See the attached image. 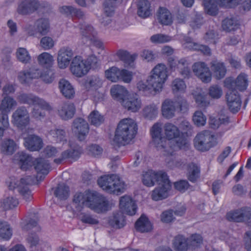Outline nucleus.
<instances>
[{
	"mask_svg": "<svg viewBox=\"0 0 251 251\" xmlns=\"http://www.w3.org/2000/svg\"><path fill=\"white\" fill-rule=\"evenodd\" d=\"M137 129V125L134 120L124 119L117 126L113 141L119 145L128 144L135 137Z\"/></svg>",
	"mask_w": 251,
	"mask_h": 251,
	"instance_id": "f257e3e1",
	"label": "nucleus"
},
{
	"mask_svg": "<svg viewBox=\"0 0 251 251\" xmlns=\"http://www.w3.org/2000/svg\"><path fill=\"white\" fill-rule=\"evenodd\" d=\"M19 161L21 169L26 171L32 166L38 175H47L50 172V165L47 160L42 158L33 159L31 156L24 152H19L15 156Z\"/></svg>",
	"mask_w": 251,
	"mask_h": 251,
	"instance_id": "f03ea898",
	"label": "nucleus"
},
{
	"mask_svg": "<svg viewBox=\"0 0 251 251\" xmlns=\"http://www.w3.org/2000/svg\"><path fill=\"white\" fill-rule=\"evenodd\" d=\"M163 128L166 138L168 142L167 144L171 148L169 155H172L174 151L188 148V144L186 138L176 125L167 123Z\"/></svg>",
	"mask_w": 251,
	"mask_h": 251,
	"instance_id": "7ed1b4c3",
	"label": "nucleus"
},
{
	"mask_svg": "<svg viewBox=\"0 0 251 251\" xmlns=\"http://www.w3.org/2000/svg\"><path fill=\"white\" fill-rule=\"evenodd\" d=\"M203 4L206 13L211 16L218 14V5L231 8L240 4L244 10L251 9V0H203Z\"/></svg>",
	"mask_w": 251,
	"mask_h": 251,
	"instance_id": "20e7f679",
	"label": "nucleus"
},
{
	"mask_svg": "<svg viewBox=\"0 0 251 251\" xmlns=\"http://www.w3.org/2000/svg\"><path fill=\"white\" fill-rule=\"evenodd\" d=\"M98 183L106 192L117 195L124 193L126 187L125 182L115 174L101 176L98 179Z\"/></svg>",
	"mask_w": 251,
	"mask_h": 251,
	"instance_id": "39448f33",
	"label": "nucleus"
},
{
	"mask_svg": "<svg viewBox=\"0 0 251 251\" xmlns=\"http://www.w3.org/2000/svg\"><path fill=\"white\" fill-rule=\"evenodd\" d=\"M152 146L164 155H169L171 148L167 144V139L162 134V124L156 123L150 130Z\"/></svg>",
	"mask_w": 251,
	"mask_h": 251,
	"instance_id": "423d86ee",
	"label": "nucleus"
},
{
	"mask_svg": "<svg viewBox=\"0 0 251 251\" xmlns=\"http://www.w3.org/2000/svg\"><path fill=\"white\" fill-rule=\"evenodd\" d=\"M195 147L201 151H206L217 145L214 136L207 130L203 131L197 135L194 140Z\"/></svg>",
	"mask_w": 251,
	"mask_h": 251,
	"instance_id": "0eeeda50",
	"label": "nucleus"
},
{
	"mask_svg": "<svg viewBox=\"0 0 251 251\" xmlns=\"http://www.w3.org/2000/svg\"><path fill=\"white\" fill-rule=\"evenodd\" d=\"M90 60H84L80 56H75L73 58L70 66L72 74L79 77L86 75L91 68Z\"/></svg>",
	"mask_w": 251,
	"mask_h": 251,
	"instance_id": "6e6552de",
	"label": "nucleus"
},
{
	"mask_svg": "<svg viewBox=\"0 0 251 251\" xmlns=\"http://www.w3.org/2000/svg\"><path fill=\"white\" fill-rule=\"evenodd\" d=\"M30 116L25 106L19 107L12 114V123L18 128L25 129L30 123Z\"/></svg>",
	"mask_w": 251,
	"mask_h": 251,
	"instance_id": "1a4fd4ad",
	"label": "nucleus"
},
{
	"mask_svg": "<svg viewBox=\"0 0 251 251\" xmlns=\"http://www.w3.org/2000/svg\"><path fill=\"white\" fill-rule=\"evenodd\" d=\"M17 99L21 103L34 106L37 105L47 111H50L52 109L49 103L31 94L21 93L17 96Z\"/></svg>",
	"mask_w": 251,
	"mask_h": 251,
	"instance_id": "9d476101",
	"label": "nucleus"
},
{
	"mask_svg": "<svg viewBox=\"0 0 251 251\" xmlns=\"http://www.w3.org/2000/svg\"><path fill=\"white\" fill-rule=\"evenodd\" d=\"M8 183L9 189L13 190L17 188L19 192L23 196L26 201H30L32 200L31 192L26 186L30 183L28 177L22 178L20 181L16 180L15 178L11 179Z\"/></svg>",
	"mask_w": 251,
	"mask_h": 251,
	"instance_id": "9b49d317",
	"label": "nucleus"
},
{
	"mask_svg": "<svg viewBox=\"0 0 251 251\" xmlns=\"http://www.w3.org/2000/svg\"><path fill=\"white\" fill-rule=\"evenodd\" d=\"M50 28L48 20L45 18H40L35 21L34 27L29 25L26 26L25 29L29 36H35L37 34L43 36L48 33Z\"/></svg>",
	"mask_w": 251,
	"mask_h": 251,
	"instance_id": "f8f14e48",
	"label": "nucleus"
},
{
	"mask_svg": "<svg viewBox=\"0 0 251 251\" xmlns=\"http://www.w3.org/2000/svg\"><path fill=\"white\" fill-rule=\"evenodd\" d=\"M151 192V199L155 201L165 199L169 196V192L171 189V184L168 176L159 182Z\"/></svg>",
	"mask_w": 251,
	"mask_h": 251,
	"instance_id": "ddd939ff",
	"label": "nucleus"
},
{
	"mask_svg": "<svg viewBox=\"0 0 251 251\" xmlns=\"http://www.w3.org/2000/svg\"><path fill=\"white\" fill-rule=\"evenodd\" d=\"M168 176L166 173L162 171L155 172L148 170L143 172L142 175V181L143 184L147 187H151L158 184Z\"/></svg>",
	"mask_w": 251,
	"mask_h": 251,
	"instance_id": "4468645a",
	"label": "nucleus"
},
{
	"mask_svg": "<svg viewBox=\"0 0 251 251\" xmlns=\"http://www.w3.org/2000/svg\"><path fill=\"white\" fill-rule=\"evenodd\" d=\"M94 191H86L84 193H76L74 196L73 204L77 211H81L84 206L89 207L93 198Z\"/></svg>",
	"mask_w": 251,
	"mask_h": 251,
	"instance_id": "2eb2a0df",
	"label": "nucleus"
},
{
	"mask_svg": "<svg viewBox=\"0 0 251 251\" xmlns=\"http://www.w3.org/2000/svg\"><path fill=\"white\" fill-rule=\"evenodd\" d=\"M72 130L77 135L79 141H83L89 132L88 124L82 118H76L73 121Z\"/></svg>",
	"mask_w": 251,
	"mask_h": 251,
	"instance_id": "dca6fc26",
	"label": "nucleus"
},
{
	"mask_svg": "<svg viewBox=\"0 0 251 251\" xmlns=\"http://www.w3.org/2000/svg\"><path fill=\"white\" fill-rule=\"evenodd\" d=\"M72 49L69 46H64L60 49L58 52L57 63L60 69L67 68L74 56Z\"/></svg>",
	"mask_w": 251,
	"mask_h": 251,
	"instance_id": "f3484780",
	"label": "nucleus"
},
{
	"mask_svg": "<svg viewBox=\"0 0 251 251\" xmlns=\"http://www.w3.org/2000/svg\"><path fill=\"white\" fill-rule=\"evenodd\" d=\"M251 218V208L243 207L241 209L231 211L226 215V218L229 221L236 222H245Z\"/></svg>",
	"mask_w": 251,
	"mask_h": 251,
	"instance_id": "a211bd4d",
	"label": "nucleus"
},
{
	"mask_svg": "<svg viewBox=\"0 0 251 251\" xmlns=\"http://www.w3.org/2000/svg\"><path fill=\"white\" fill-rule=\"evenodd\" d=\"M195 74L203 82L208 83L211 80V74L207 65L202 62L195 63L193 65Z\"/></svg>",
	"mask_w": 251,
	"mask_h": 251,
	"instance_id": "6ab92c4d",
	"label": "nucleus"
},
{
	"mask_svg": "<svg viewBox=\"0 0 251 251\" xmlns=\"http://www.w3.org/2000/svg\"><path fill=\"white\" fill-rule=\"evenodd\" d=\"M227 106L230 111L235 113L240 109L241 100L238 92L235 89H229L226 95Z\"/></svg>",
	"mask_w": 251,
	"mask_h": 251,
	"instance_id": "aec40b11",
	"label": "nucleus"
},
{
	"mask_svg": "<svg viewBox=\"0 0 251 251\" xmlns=\"http://www.w3.org/2000/svg\"><path fill=\"white\" fill-rule=\"evenodd\" d=\"M121 103L125 109L132 112L138 111L142 105L141 100L136 94L128 95Z\"/></svg>",
	"mask_w": 251,
	"mask_h": 251,
	"instance_id": "412c9836",
	"label": "nucleus"
},
{
	"mask_svg": "<svg viewBox=\"0 0 251 251\" xmlns=\"http://www.w3.org/2000/svg\"><path fill=\"white\" fill-rule=\"evenodd\" d=\"M41 70L38 69L30 68L19 72L18 79L22 84H28L34 79L39 78Z\"/></svg>",
	"mask_w": 251,
	"mask_h": 251,
	"instance_id": "4be33fe9",
	"label": "nucleus"
},
{
	"mask_svg": "<svg viewBox=\"0 0 251 251\" xmlns=\"http://www.w3.org/2000/svg\"><path fill=\"white\" fill-rule=\"evenodd\" d=\"M91 201L89 208L98 213L107 210L108 207V201L104 197L99 196L97 192H93V198Z\"/></svg>",
	"mask_w": 251,
	"mask_h": 251,
	"instance_id": "5701e85b",
	"label": "nucleus"
},
{
	"mask_svg": "<svg viewBox=\"0 0 251 251\" xmlns=\"http://www.w3.org/2000/svg\"><path fill=\"white\" fill-rule=\"evenodd\" d=\"M120 208L123 213L132 216L135 214L137 206L130 197L124 196L120 199Z\"/></svg>",
	"mask_w": 251,
	"mask_h": 251,
	"instance_id": "b1692460",
	"label": "nucleus"
},
{
	"mask_svg": "<svg viewBox=\"0 0 251 251\" xmlns=\"http://www.w3.org/2000/svg\"><path fill=\"white\" fill-rule=\"evenodd\" d=\"M24 145L30 151H38L43 146L42 138L35 134H31L24 138Z\"/></svg>",
	"mask_w": 251,
	"mask_h": 251,
	"instance_id": "393cba45",
	"label": "nucleus"
},
{
	"mask_svg": "<svg viewBox=\"0 0 251 251\" xmlns=\"http://www.w3.org/2000/svg\"><path fill=\"white\" fill-rule=\"evenodd\" d=\"M39 6L38 0H23L19 4L17 12L22 15L29 14L37 10Z\"/></svg>",
	"mask_w": 251,
	"mask_h": 251,
	"instance_id": "a878e982",
	"label": "nucleus"
},
{
	"mask_svg": "<svg viewBox=\"0 0 251 251\" xmlns=\"http://www.w3.org/2000/svg\"><path fill=\"white\" fill-rule=\"evenodd\" d=\"M103 6L104 14L106 17L101 20V23L103 25L106 26L111 22L110 17L114 13L116 7V0H104Z\"/></svg>",
	"mask_w": 251,
	"mask_h": 251,
	"instance_id": "bb28decb",
	"label": "nucleus"
},
{
	"mask_svg": "<svg viewBox=\"0 0 251 251\" xmlns=\"http://www.w3.org/2000/svg\"><path fill=\"white\" fill-rule=\"evenodd\" d=\"M75 112L74 104L71 102H64L61 104L58 109V114L64 120L72 119Z\"/></svg>",
	"mask_w": 251,
	"mask_h": 251,
	"instance_id": "cd10ccee",
	"label": "nucleus"
},
{
	"mask_svg": "<svg viewBox=\"0 0 251 251\" xmlns=\"http://www.w3.org/2000/svg\"><path fill=\"white\" fill-rule=\"evenodd\" d=\"M102 80L97 75H91L84 79L82 85L87 91H96L101 87Z\"/></svg>",
	"mask_w": 251,
	"mask_h": 251,
	"instance_id": "c85d7f7f",
	"label": "nucleus"
},
{
	"mask_svg": "<svg viewBox=\"0 0 251 251\" xmlns=\"http://www.w3.org/2000/svg\"><path fill=\"white\" fill-rule=\"evenodd\" d=\"M175 101L170 99H166L162 103L161 112L166 119H171L175 115L177 110Z\"/></svg>",
	"mask_w": 251,
	"mask_h": 251,
	"instance_id": "c756f323",
	"label": "nucleus"
},
{
	"mask_svg": "<svg viewBox=\"0 0 251 251\" xmlns=\"http://www.w3.org/2000/svg\"><path fill=\"white\" fill-rule=\"evenodd\" d=\"M59 88L62 95L66 99H73L75 95V91L69 81L62 79L59 82Z\"/></svg>",
	"mask_w": 251,
	"mask_h": 251,
	"instance_id": "7c9ffc66",
	"label": "nucleus"
},
{
	"mask_svg": "<svg viewBox=\"0 0 251 251\" xmlns=\"http://www.w3.org/2000/svg\"><path fill=\"white\" fill-rule=\"evenodd\" d=\"M80 153L81 150L79 148L70 149L63 151L59 157L54 159V162L56 164H60L68 158L76 160L79 158Z\"/></svg>",
	"mask_w": 251,
	"mask_h": 251,
	"instance_id": "2f4dec72",
	"label": "nucleus"
},
{
	"mask_svg": "<svg viewBox=\"0 0 251 251\" xmlns=\"http://www.w3.org/2000/svg\"><path fill=\"white\" fill-rule=\"evenodd\" d=\"M79 28L82 36V42L84 44H87L89 39L97 35V32L93 27L88 24H82Z\"/></svg>",
	"mask_w": 251,
	"mask_h": 251,
	"instance_id": "473e14b6",
	"label": "nucleus"
},
{
	"mask_svg": "<svg viewBox=\"0 0 251 251\" xmlns=\"http://www.w3.org/2000/svg\"><path fill=\"white\" fill-rule=\"evenodd\" d=\"M110 92L113 98L119 101L120 103L128 95V91L126 88L120 85L113 86L111 88Z\"/></svg>",
	"mask_w": 251,
	"mask_h": 251,
	"instance_id": "72a5a7b5",
	"label": "nucleus"
},
{
	"mask_svg": "<svg viewBox=\"0 0 251 251\" xmlns=\"http://www.w3.org/2000/svg\"><path fill=\"white\" fill-rule=\"evenodd\" d=\"M166 80L162 79L158 76H156L153 74H151L147 79V82L151 86L153 91V95L156 92L161 91L163 85Z\"/></svg>",
	"mask_w": 251,
	"mask_h": 251,
	"instance_id": "f704fd0d",
	"label": "nucleus"
},
{
	"mask_svg": "<svg viewBox=\"0 0 251 251\" xmlns=\"http://www.w3.org/2000/svg\"><path fill=\"white\" fill-rule=\"evenodd\" d=\"M136 229L141 232H148L152 229V225L148 218L142 215L135 224Z\"/></svg>",
	"mask_w": 251,
	"mask_h": 251,
	"instance_id": "c9c22d12",
	"label": "nucleus"
},
{
	"mask_svg": "<svg viewBox=\"0 0 251 251\" xmlns=\"http://www.w3.org/2000/svg\"><path fill=\"white\" fill-rule=\"evenodd\" d=\"M17 105V101L12 97L5 96L3 98L0 104V111L3 114H7Z\"/></svg>",
	"mask_w": 251,
	"mask_h": 251,
	"instance_id": "e433bc0d",
	"label": "nucleus"
},
{
	"mask_svg": "<svg viewBox=\"0 0 251 251\" xmlns=\"http://www.w3.org/2000/svg\"><path fill=\"white\" fill-rule=\"evenodd\" d=\"M157 19L162 25H168L173 22L170 12L165 8L160 7L157 13Z\"/></svg>",
	"mask_w": 251,
	"mask_h": 251,
	"instance_id": "4c0bfd02",
	"label": "nucleus"
},
{
	"mask_svg": "<svg viewBox=\"0 0 251 251\" xmlns=\"http://www.w3.org/2000/svg\"><path fill=\"white\" fill-rule=\"evenodd\" d=\"M158 113V106L154 103L146 105L142 110L144 117L149 120L155 119Z\"/></svg>",
	"mask_w": 251,
	"mask_h": 251,
	"instance_id": "58836bf2",
	"label": "nucleus"
},
{
	"mask_svg": "<svg viewBox=\"0 0 251 251\" xmlns=\"http://www.w3.org/2000/svg\"><path fill=\"white\" fill-rule=\"evenodd\" d=\"M188 179L192 182H195L200 176V168L192 162L188 164L187 168Z\"/></svg>",
	"mask_w": 251,
	"mask_h": 251,
	"instance_id": "ea45409f",
	"label": "nucleus"
},
{
	"mask_svg": "<svg viewBox=\"0 0 251 251\" xmlns=\"http://www.w3.org/2000/svg\"><path fill=\"white\" fill-rule=\"evenodd\" d=\"M109 223L112 227L115 228H120L124 227L126 224L124 213L120 211L114 213Z\"/></svg>",
	"mask_w": 251,
	"mask_h": 251,
	"instance_id": "a19ab883",
	"label": "nucleus"
},
{
	"mask_svg": "<svg viewBox=\"0 0 251 251\" xmlns=\"http://www.w3.org/2000/svg\"><path fill=\"white\" fill-rule=\"evenodd\" d=\"M173 244L176 251H187L189 247L187 238L182 235L175 236Z\"/></svg>",
	"mask_w": 251,
	"mask_h": 251,
	"instance_id": "79ce46f5",
	"label": "nucleus"
},
{
	"mask_svg": "<svg viewBox=\"0 0 251 251\" xmlns=\"http://www.w3.org/2000/svg\"><path fill=\"white\" fill-rule=\"evenodd\" d=\"M138 15L143 18H146L151 15L150 3L147 0H140L138 4Z\"/></svg>",
	"mask_w": 251,
	"mask_h": 251,
	"instance_id": "37998d69",
	"label": "nucleus"
},
{
	"mask_svg": "<svg viewBox=\"0 0 251 251\" xmlns=\"http://www.w3.org/2000/svg\"><path fill=\"white\" fill-rule=\"evenodd\" d=\"M211 67L217 79H220L225 76L226 70L223 63L213 61L211 62Z\"/></svg>",
	"mask_w": 251,
	"mask_h": 251,
	"instance_id": "c03bdc74",
	"label": "nucleus"
},
{
	"mask_svg": "<svg viewBox=\"0 0 251 251\" xmlns=\"http://www.w3.org/2000/svg\"><path fill=\"white\" fill-rule=\"evenodd\" d=\"M0 149L3 154L11 155L17 149V145L13 140L6 139L2 142Z\"/></svg>",
	"mask_w": 251,
	"mask_h": 251,
	"instance_id": "a18cd8bd",
	"label": "nucleus"
},
{
	"mask_svg": "<svg viewBox=\"0 0 251 251\" xmlns=\"http://www.w3.org/2000/svg\"><path fill=\"white\" fill-rule=\"evenodd\" d=\"M54 195L60 200H67L70 195L69 186L64 183L59 184L54 190Z\"/></svg>",
	"mask_w": 251,
	"mask_h": 251,
	"instance_id": "49530a36",
	"label": "nucleus"
},
{
	"mask_svg": "<svg viewBox=\"0 0 251 251\" xmlns=\"http://www.w3.org/2000/svg\"><path fill=\"white\" fill-rule=\"evenodd\" d=\"M48 135L56 143L66 142L67 140L66 132L63 129L54 128L49 131Z\"/></svg>",
	"mask_w": 251,
	"mask_h": 251,
	"instance_id": "de8ad7c7",
	"label": "nucleus"
},
{
	"mask_svg": "<svg viewBox=\"0 0 251 251\" xmlns=\"http://www.w3.org/2000/svg\"><path fill=\"white\" fill-rule=\"evenodd\" d=\"M239 26L238 21L233 17L226 18L223 21L222 24L223 29L227 32L235 30Z\"/></svg>",
	"mask_w": 251,
	"mask_h": 251,
	"instance_id": "09e8293b",
	"label": "nucleus"
},
{
	"mask_svg": "<svg viewBox=\"0 0 251 251\" xmlns=\"http://www.w3.org/2000/svg\"><path fill=\"white\" fill-rule=\"evenodd\" d=\"M235 84L236 88L240 90L243 91L246 89L248 86V80L247 76L244 74H241L237 77L235 82H232L230 86H228V84L226 83V85L228 88L230 89H231V87Z\"/></svg>",
	"mask_w": 251,
	"mask_h": 251,
	"instance_id": "8fccbe9b",
	"label": "nucleus"
},
{
	"mask_svg": "<svg viewBox=\"0 0 251 251\" xmlns=\"http://www.w3.org/2000/svg\"><path fill=\"white\" fill-rule=\"evenodd\" d=\"M117 55L120 60L124 61L126 66H132L133 63L135 59L136 55L130 54L125 50H119L117 52Z\"/></svg>",
	"mask_w": 251,
	"mask_h": 251,
	"instance_id": "3c124183",
	"label": "nucleus"
},
{
	"mask_svg": "<svg viewBox=\"0 0 251 251\" xmlns=\"http://www.w3.org/2000/svg\"><path fill=\"white\" fill-rule=\"evenodd\" d=\"M38 61L40 65L48 68L51 66L53 61V58L51 54L45 52L38 56Z\"/></svg>",
	"mask_w": 251,
	"mask_h": 251,
	"instance_id": "603ef678",
	"label": "nucleus"
},
{
	"mask_svg": "<svg viewBox=\"0 0 251 251\" xmlns=\"http://www.w3.org/2000/svg\"><path fill=\"white\" fill-rule=\"evenodd\" d=\"M120 71L117 67H112L105 71V75L108 80L115 82L120 80Z\"/></svg>",
	"mask_w": 251,
	"mask_h": 251,
	"instance_id": "864d4df0",
	"label": "nucleus"
},
{
	"mask_svg": "<svg viewBox=\"0 0 251 251\" xmlns=\"http://www.w3.org/2000/svg\"><path fill=\"white\" fill-rule=\"evenodd\" d=\"M88 121L91 125L98 126L103 123L104 118L98 111L94 110L89 114Z\"/></svg>",
	"mask_w": 251,
	"mask_h": 251,
	"instance_id": "5fc2aeb1",
	"label": "nucleus"
},
{
	"mask_svg": "<svg viewBox=\"0 0 251 251\" xmlns=\"http://www.w3.org/2000/svg\"><path fill=\"white\" fill-rule=\"evenodd\" d=\"M172 40L173 38L172 37L161 33L154 34L150 37L151 42L155 44H164Z\"/></svg>",
	"mask_w": 251,
	"mask_h": 251,
	"instance_id": "6e6d98bb",
	"label": "nucleus"
},
{
	"mask_svg": "<svg viewBox=\"0 0 251 251\" xmlns=\"http://www.w3.org/2000/svg\"><path fill=\"white\" fill-rule=\"evenodd\" d=\"M152 74L156 76L167 79L168 77L167 68L163 64H158L151 71Z\"/></svg>",
	"mask_w": 251,
	"mask_h": 251,
	"instance_id": "4d7b16f0",
	"label": "nucleus"
},
{
	"mask_svg": "<svg viewBox=\"0 0 251 251\" xmlns=\"http://www.w3.org/2000/svg\"><path fill=\"white\" fill-rule=\"evenodd\" d=\"M12 229L6 222H0V237L8 240L12 236Z\"/></svg>",
	"mask_w": 251,
	"mask_h": 251,
	"instance_id": "13d9d810",
	"label": "nucleus"
},
{
	"mask_svg": "<svg viewBox=\"0 0 251 251\" xmlns=\"http://www.w3.org/2000/svg\"><path fill=\"white\" fill-rule=\"evenodd\" d=\"M171 87L174 93H183L185 91L186 85L182 79L177 78L172 81Z\"/></svg>",
	"mask_w": 251,
	"mask_h": 251,
	"instance_id": "bf43d9fd",
	"label": "nucleus"
},
{
	"mask_svg": "<svg viewBox=\"0 0 251 251\" xmlns=\"http://www.w3.org/2000/svg\"><path fill=\"white\" fill-rule=\"evenodd\" d=\"M188 246L192 249H195L199 247L202 242L201 236L198 234H193L189 238H187Z\"/></svg>",
	"mask_w": 251,
	"mask_h": 251,
	"instance_id": "052dcab7",
	"label": "nucleus"
},
{
	"mask_svg": "<svg viewBox=\"0 0 251 251\" xmlns=\"http://www.w3.org/2000/svg\"><path fill=\"white\" fill-rule=\"evenodd\" d=\"M19 204L18 200L14 197H8L4 199L1 202V206L5 210L16 207Z\"/></svg>",
	"mask_w": 251,
	"mask_h": 251,
	"instance_id": "680f3d73",
	"label": "nucleus"
},
{
	"mask_svg": "<svg viewBox=\"0 0 251 251\" xmlns=\"http://www.w3.org/2000/svg\"><path fill=\"white\" fill-rule=\"evenodd\" d=\"M16 56L20 62L23 63H27L31 59V57L26 49L20 48L16 51Z\"/></svg>",
	"mask_w": 251,
	"mask_h": 251,
	"instance_id": "e2e57ef3",
	"label": "nucleus"
},
{
	"mask_svg": "<svg viewBox=\"0 0 251 251\" xmlns=\"http://www.w3.org/2000/svg\"><path fill=\"white\" fill-rule=\"evenodd\" d=\"M168 65L171 69H181V67L186 64V60L182 58L180 60L175 59L172 57L168 58Z\"/></svg>",
	"mask_w": 251,
	"mask_h": 251,
	"instance_id": "0e129e2a",
	"label": "nucleus"
},
{
	"mask_svg": "<svg viewBox=\"0 0 251 251\" xmlns=\"http://www.w3.org/2000/svg\"><path fill=\"white\" fill-rule=\"evenodd\" d=\"M206 120V118L201 111H197L194 113L193 121L198 126H204L205 124Z\"/></svg>",
	"mask_w": 251,
	"mask_h": 251,
	"instance_id": "69168bd1",
	"label": "nucleus"
},
{
	"mask_svg": "<svg viewBox=\"0 0 251 251\" xmlns=\"http://www.w3.org/2000/svg\"><path fill=\"white\" fill-rule=\"evenodd\" d=\"M9 126L8 115L0 113V137L3 136L4 131Z\"/></svg>",
	"mask_w": 251,
	"mask_h": 251,
	"instance_id": "338daca9",
	"label": "nucleus"
},
{
	"mask_svg": "<svg viewBox=\"0 0 251 251\" xmlns=\"http://www.w3.org/2000/svg\"><path fill=\"white\" fill-rule=\"evenodd\" d=\"M196 103L201 107H205L209 105V101L207 99L206 95L203 93H199L194 95Z\"/></svg>",
	"mask_w": 251,
	"mask_h": 251,
	"instance_id": "774afa93",
	"label": "nucleus"
}]
</instances>
